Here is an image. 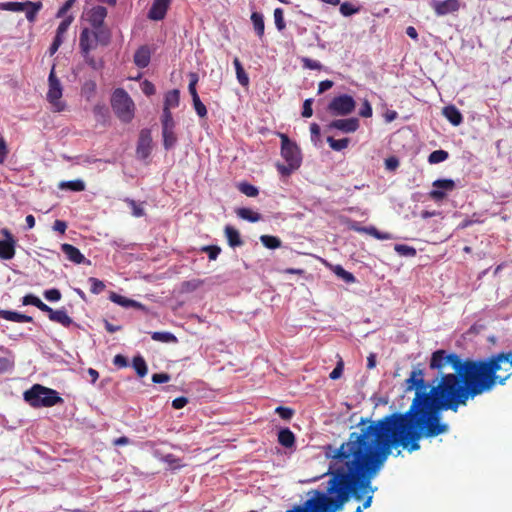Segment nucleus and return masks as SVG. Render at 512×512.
Segmentation results:
<instances>
[{"instance_id":"obj_55","label":"nucleus","mask_w":512,"mask_h":512,"mask_svg":"<svg viewBox=\"0 0 512 512\" xmlns=\"http://www.w3.org/2000/svg\"><path fill=\"white\" fill-rule=\"evenodd\" d=\"M14 365L12 359L8 357H0V374L10 370Z\"/></svg>"},{"instance_id":"obj_39","label":"nucleus","mask_w":512,"mask_h":512,"mask_svg":"<svg viewBox=\"0 0 512 512\" xmlns=\"http://www.w3.org/2000/svg\"><path fill=\"white\" fill-rule=\"evenodd\" d=\"M448 157H449V154L447 151L439 149V150H435L430 153V155L428 157V162L430 164H438V163H441V162L447 160Z\"/></svg>"},{"instance_id":"obj_30","label":"nucleus","mask_w":512,"mask_h":512,"mask_svg":"<svg viewBox=\"0 0 512 512\" xmlns=\"http://www.w3.org/2000/svg\"><path fill=\"white\" fill-rule=\"evenodd\" d=\"M251 21L256 34L261 38L264 35V16L259 12H253L251 14Z\"/></svg>"},{"instance_id":"obj_49","label":"nucleus","mask_w":512,"mask_h":512,"mask_svg":"<svg viewBox=\"0 0 512 512\" xmlns=\"http://www.w3.org/2000/svg\"><path fill=\"white\" fill-rule=\"evenodd\" d=\"M201 251L206 252L210 260H216L221 252V248L216 245L204 246Z\"/></svg>"},{"instance_id":"obj_46","label":"nucleus","mask_w":512,"mask_h":512,"mask_svg":"<svg viewBox=\"0 0 512 512\" xmlns=\"http://www.w3.org/2000/svg\"><path fill=\"white\" fill-rule=\"evenodd\" d=\"M171 109H167V107H163V113L161 117V125L163 127H175V121L173 119Z\"/></svg>"},{"instance_id":"obj_29","label":"nucleus","mask_w":512,"mask_h":512,"mask_svg":"<svg viewBox=\"0 0 512 512\" xmlns=\"http://www.w3.org/2000/svg\"><path fill=\"white\" fill-rule=\"evenodd\" d=\"M58 187L62 190L68 189L74 192H81L85 190V183L81 179L62 181Z\"/></svg>"},{"instance_id":"obj_19","label":"nucleus","mask_w":512,"mask_h":512,"mask_svg":"<svg viewBox=\"0 0 512 512\" xmlns=\"http://www.w3.org/2000/svg\"><path fill=\"white\" fill-rule=\"evenodd\" d=\"M109 299L110 301H112L113 303L115 304H118L124 308H135V309H138V310H143L145 311L146 310V307L138 302V301H135L133 299H129L127 297H124L122 295H119L115 292H111L110 295H109Z\"/></svg>"},{"instance_id":"obj_41","label":"nucleus","mask_w":512,"mask_h":512,"mask_svg":"<svg viewBox=\"0 0 512 512\" xmlns=\"http://www.w3.org/2000/svg\"><path fill=\"white\" fill-rule=\"evenodd\" d=\"M394 250L400 255L404 257H414L417 254V251L414 247L408 246L405 244H396L394 246Z\"/></svg>"},{"instance_id":"obj_24","label":"nucleus","mask_w":512,"mask_h":512,"mask_svg":"<svg viewBox=\"0 0 512 512\" xmlns=\"http://www.w3.org/2000/svg\"><path fill=\"white\" fill-rule=\"evenodd\" d=\"M0 318L5 319L7 321L18 322V323H23V322L30 323L33 321V318L31 316L21 314L16 311L3 310V309H0Z\"/></svg>"},{"instance_id":"obj_31","label":"nucleus","mask_w":512,"mask_h":512,"mask_svg":"<svg viewBox=\"0 0 512 512\" xmlns=\"http://www.w3.org/2000/svg\"><path fill=\"white\" fill-rule=\"evenodd\" d=\"M180 92L177 89L171 90L166 93L164 99V107L167 109L176 108L179 105Z\"/></svg>"},{"instance_id":"obj_28","label":"nucleus","mask_w":512,"mask_h":512,"mask_svg":"<svg viewBox=\"0 0 512 512\" xmlns=\"http://www.w3.org/2000/svg\"><path fill=\"white\" fill-rule=\"evenodd\" d=\"M225 236L227 238L229 246L233 248L241 246L243 244L239 231L230 225H227L225 227Z\"/></svg>"},{"instance_id":"obj_61","label":"nucleus","mask_w":512,"mask_h":512,"mask_svg":"<svg viewBox=\"0 0 512 512\" xmlns=\"http://www.w3.org/2000/svg\"><path fill=\"white\" fill-rule=\"evenodd\" d=\"M342 373H343V362L339 361L336 364L335 368L331 371L329 377L332 380H336L341 377Z\"/></svg>"},{"instance_id":"obj_59","label":"nucleus","mask_w":512,"mask_h":512,"mask_svg":"<svg viewBox=\"0 0 512 512\" xmlns=\"http://www.w3.org/2000/svg\"><path fill=\"white\" fill-rule=\"evenodd\" d=\"M8 148L6 141L3 137H0V164H3L8 156Z\"/></svg>"},{"instance_id":"obj_40","label":"nucleus","mask_w":512,"mask_h":512,"mask_svg":"<svg viewBox=\"0 0 512 512\" xmlns=\"http://www.w3.org/2000/svg\"><path fill=\"white\" fill-rule=\"evenodd\" d=\"M0 9L12 12H20L26 9V2H3L0 3Z\"/></svg>"},{"instance_id":"obj_50","label":"nucleus","mask_w":512,"mask_h":512,"mask_svg":"<svg viewBox=\"0 0 512 512\" xmlns=\"http://www.w3.org/2000/svg\"><path fill=\"white\" fill-rule=\"evenodd\" d=\"M275 412L280 416L281 419L289 421L294 415V410L288 407L278 406Z\"/></svg>"},{"instance_id":"obj_12","label":"nucleus","mask_w":512,"mask_h":512,"mask_svg":"<svg viewBox=\"0 0 512 512\" xmlns=\"http://www.w3.org/2000/svg\"><path fill=\"white\" fill-rule=\"evenodd\" d=\"M430 6L439 17L445 16L460 9L459 0H430Z\"/></svg>"},{"instance_id":"obj_45","label":"nucleus","mask_w":512,"mask_h":512,"mask_svg":"<svg viewBox=\"0 0 512 512\" xmlns=\"http://www.w3.org/2000/svg\"><path fill=\"white\" fill-rule=\"evenodd\" d=\"M91 287H90V291L91 293L95 294V295H98L100 293H102L105 289V284L103 281L97 279V278H94V277H90L88 279Z\"/></svg>"},{"instance_id":"obj_7","label":"nucleus","mask_w":512,"mask_h":512,"mask_svg":"<svg viewBox=\"0 0 512 512\" xmlns=\"http://www.w3.org/2000/svg\"><path fill=\"white\" fill-rule=\"evenodd\" d=\"M308 498L301 505H294L286 512H336L337 507H332L324 490L312 489L308 492Z\"/></svg>"},{"instance_id":"obj_51","label":"nucleus","mask_w":512,"mask_h":512,"mask_svg":"<svg viewBox=\"0 0 512 512\" xmlns=\"http://www.w3.org/2000/svg\"><path fill=\"white\" fill-rule=\"evenodd\" d=\"M44 297L50 302H57L61 299V292L56 288L48 289L44 291Z\"/></svg>"},{"instance_id":"obj_3","label":"nucleus","mask_w":512,"mask_h":512,"mask_svg":"<svg viewBox=\"0 0 512 512\" xmlns=\"http://www.w3.org/2000/svg\"><path fill=\"white\" fill-rule=\"evenodd\" d=\"M431 369L438 370L442 375V371L448 366H451L455 373H460L462 370L469 367H482L481 359H462L460 355L456 353H448L446 350L440 349L432 353L430 364Z\"/></svg>"},{"instance_id":"obj_53","label":"nucleus","mask_w":512,"mask_h":512,"mask_svg":"<svg viewBox=\"0 0 512 512\" xmlns=\"http://www.w3.org/2000/svg\"><path fill=\"white\" fill-rule=\"evenodd\" d=\"M372 114L373 111L370 102L367 99H364V101L362 102V106L359 109V115L364 118H369L372 116Z\"/></svg>"},{"instance_id":"obj_10","label":"nucleus","mask_w":512,"mask_h":512,"mask_svg":"<svg viewBox=\"0 0 512 512\" xmlns=\"http://www.w3.org/2000/svg\"><path fill=\"white\" fill-rule=\"evenodd\" d=\"M355 107L354 98L348 94H342L330 101L328 111L334 116H347L355 110Z\"/></svg>"},{"instance_id":"obj_17","label":"nucleus","mask_w":512,"mask_h":512,"mask_svg":"<svg viewBox=\"0 0 512 512\" xmlns=\"http://www.w3.org/2000/svg\"><path fill=\"white\" fill-rule=\"evenodd\" d=\"M6 239L0 240V258L10 260L15 255V240L7 229L2 231Z\"/></svg>"},{"instance_id":"obj_36","label":"nucleus","mask_w":512,"mask_h":512,"mask_svg":"<svg viewBox=\"0 0 512 512\" xmlns=\"http://www.w3.org/2000/svg\"><path fill=\"white\" fill-rule=\"evenodd\" d=\"M151 338L154 341L162 342V343H175L177 342V338L174 334L170 332H152Z\"/></svg>"},{"instance_id":"obj_57","label":"nucleus","mask_w":512,"mask_h":512,"mask_svg":"<svg viewBox=\"0 0 512 512\" xmlns=\"http://www.w3.org/2000/svg\"><path fill=\"white\" fill-rule=\"evenodd\" d=\"M303 66L305 68L311 69V70H319L322 67V64L317 61L310 58H304L303 59Z\"/></svg>"},{"instance_id":"obj_62","label":"nucleus","mask_w":512,"mask_h":512,"mask_svg":"<svg viewBox=\"0 0 512 512\" xmlns=\"http://www.w3.org/2000/svg\"><path fill=\"white\" fill-rule=\"evenodd\" d=\"M387 170L393 171L399 166V160L396 157H389L385 160Z\"/></svg>"},{"instance_id":"obj_6","label":"nucleus","mask_w":512,"mask_h":512,"mask_svg":"<svg viewBox=\"0 0 512 512\" xmlns=\"http://www.w3.org/2000/svg\"><path fill=\"white\" fill-rule=\"evenodd\" d=\"M23 396L24 400L35 408L52 407L63 401L57 391L40 384L33 385L29 390L24 392Z\"/></svg>"},{"instance_id":"obj_54","label":"nucleus","mask_w":512,"mask_h":512,"mask_svg":"<svg viewBox=\"0 0 512 512\" xmlns=\"http://www.w3.org/2000/svg\"><path fill=\"white\" fill-rule=\"evenodd\" d=\"M236 77L241 86L246 87L249 85V77L243 67L236 71Z\"/></svg>"},{"instance_id":"obj_15","label":"nucleus","mask_w":512,"mask_h":512,"mask_svg":"<svg viewBox=\"0 0 512 512\" xmlns=\"http://www.w3.org/2000/svg\"><path fill=\"white\" fill-rule=\"evenodd\" d=\"M329 129H337L343 133H353L359 128V120L355 117L336 119L330 122Z\"/></svg>"},{"instance_id":"obj_47","label":"nucleus","mask_w":512,"mask_h":512,"mask_svg":"<svg viewBox=\"0 0 512 512\" xmlns=\"http://www.w3.org/2000/svg\"><path fill=\"white\" fill-rule=\"evenodd\" d=\"M274 21L278 31H283L285 29L286 24L283 17V10L281 8H276L274 10Z\"/></svg>"},{"instance_id":"obj_63","label":"nucleus","mask_w":512,"mask_h":512,"mask_svg":"<svg viewBox=\"0 0 512 512\" xmlns=\"http://www.w3.org/2000/svg\"><path fill=\"white\" fill-rule=\"evenodd\" d=\"M142 91L147 96L153 95L155 93V86L151 82L145 80L142 84Z\"/></svg>"},{"instance_id":"obj_4","label":"nucleus","mask_w":512,"mask_h":512,"mask_svg":"<svg viewBox=\"0 0 512 512\" xmlns=\"http://www.w3.org/2000/svg\"><path fill=\"white\" fill-rule=\"evenodd\" d=\"M481 360L483 371L492 390L497 384L504 385L511 376V374L498 375L497 372L502 370V364H509L512 367V350L494 353Z\"/></svg>"},{"instance_id":"obj_20","label":"nucleus","mask_w":512,"mask_h":512,"mask_svg":"<svg viewBox=\"0 0 512 512\" xmlns=\"http://www.w3.org/2000/svg\"><path fill=\"white\" fill-rule=\"evenodd\" d=\"M107 16V9L104 6L93 7L90 12V24L95 30L103 27L104 20Z\"/></svg>"},{"instance_id":"obj_27","label":"nucleus","mask_w":512,"mask_h":512,"mask_svg":"<svg viewBox=\"0 0 512 512\" xmlns=\"http://www.w3.org/2000/svg\"><path fill=\"white\" fill-rule=\"evenodd\" d=\"M278 442L285 448H291L295 444V435L289 428H282L278 432Z\"/></svg>"},{"instance_id":"obj_21","label":"nucleus","mask_w":512,"mask_h":512,"mask_svg":"<svg viewBox=\"0 0 512 512\" xmlns=\"http://www.w3.org/2000/svg\"><path fill=\"white\" fill-rule=\"evenodd\" d=\"M95 38L93 32L85 28L80 33L79 46L84 57H86L93 48Z\"/></svg>"},{"instance_id":"obj_58","label":"nucleus","mask_w":512,"mask_h":512,"mask_svg":"<svg viewBox=\"0 0 512 512\" xmlns=\"http://www.w3.org/2000/svg\"><path fill=\"white\" fill-rule=\"evenodd\" d=\"M170 378V375L167 373H154L152 375V382L156 384H162L168 382Z\"/></svg>"},{"instance_id":"obj_33","label":"nucleus","mask_w":512,"mask_h":512,"mask_svg":"<svg viewBox=\"0 0 512 512\" xmlns=\"http://www.w3.org/2000/svg\"><path fill=\"white\" fill-rule=\"evenodd\" d=\"M26 19L33 23L36 20L37 13L42 8V3L40 1L38 2H31L26 1Z\"/></svg>"},{"instance_id":"obj_52","label":"nucleus","mask_w":512,"mask_h":512,"mask_svg":"<svg viewBox=\"0 0 512 512\" xmlns=\"http://www.w3.org/2000/svg\"><path fill=\"white\" fill-rule=\"evenodd\" d=\"M190 82L188 85V90L192 98L199 96L196 90V85L198 83V75L196 73H190Z\"/></svg>"},{"instance_id":"obj_38","label":"nucleus","mask_w":512,"mask_h":512,"mask_svg":"<svg viewBox=\"0 0 512 512\" xmlns=\"http://www.w3.org/2000/svg\"><path fill=\"white\" fill-rule=\"evenodd\" d=\"M260 241L268 249H276L281 246V240L276 236L262 235Z\"/></svg>"},{"instance_id":"obj_14","label":"nucleus","mask_w":512,"mask_h":512,"mask_svg":"<svg viewBox=\"0 0 512 512\" xmlns=\"http://www.w3.org/2000/svg\"><path fill=\"white\" fill-rule=\"evenodd\" d=\"M72 22V17H68L64 19L57 27L56 35L53 39L51 46L49 47V54L54 55L59 47L62 45L64 41V35L67 32L70 24Z\"/></svg>"},{"instance_id":"obj_5","label":"nucleus","mask_w":512,"mask_h":512,"mask_svg":"<svg viewBox=\"0 0 512 512\" xmlns=\"http://www.w3.org/2000/svg\"><path fill=\"white\" fill-rule=\"evenodd\" d=\"M281 156L286 163L276 165L277 171L282 176H290L302 163V155L298 145L291 141L286 134L280 133Z\"/></svg>"},{"instance_id":"obj_60","label":"nucleus","mask_w":512,"mask_h":512,"mask_svg":"<svg viewBox=\"0 0 512 512\" xmlns=\"http://www.w3.org/2000/svg\"><path fill=\"white\" fill-rule=\"evenodd\" d=\"M40 300L41 299L39 297H37L33 294H27L23 297L22 303H23V305H33V306L37 307Z\"/></svg>"},{"instance_id":"obj_18","label":"nucleus","mask_w":512,"mask_h":512,"mask_svg":"<svg viewBox=\"0 0 512 512\" xmlns=\"http://www.w3.org/2000/svg\"><path fill=\"white\" fill-rule=\"evenodd\" d=\"M61 251L65 254L67 259L75 264H90V261L85 258V256L80 252V250L68 243H64L61 245Z\"/></svg>"},{"instance_id":"obj_16","label":"nucleus","mask_w":512,"mask_h":512,"mask_svg":"<svg viewBox=\"0 0 512 512\" xmlns=\"http://www.w3.org/2000/svg\"><path fill=\"white\" fill-rule=\"evenodd\" d=\"M171 0H154L148 12V18L160 21L166 16Z\"/></svg>"},{"instance_id":"obj_25","label":"nucleus","mask_w":512,"mask_h":512,"mask_svg":"<svg viewBox=\"0 0 512 512\" xmlns=\"http://www.w3.org/2000/svg\"><path fill=\"white\" fill-rule=\"evenodd\" d=\"M174 129L175 127L162 128L163 146L167 151L173 149L177 143V136Z\"/></svg>"},{"instance_id":"obj_64","label":"nucleus","mask_w":512,"mask_h":512,"mask_svg":"<svg viewBox=\"0 0 512 512\" xmlns=\"http://www.w3.org/2000/svg\"><path fill=\"white\" fill-rule=\"evenodd\" d=\"M188 403V399L186 397H178L172 401V407L174 409H182Z\"/></svg>"},{"instance_id":"obj_43","label":"nucleus","mask_w":512,"mask_h":512,"mask_svg":"<svg viewBox=\"0 0 512 512\" xmlns=\"http://www.w3.org/2000/svg\"><path fill=\"white\" fill-rule=\"evenodd\" d=\"M238 188L240 192H242L248 197H256L259 194L258 188L247 182L240 183Z\"/></svg>"},{"instance_id":"obj_22","label":"nucleus","mask_w":512,"mask_h":512,"mask_svg":"<svg viewBox=\"0 0 512 512\" xmlns=\"http://www.w3.org/2000/svg\"><path fill=\"white\" fill-rule=\"evenodd\" d=\"M151 59V51L148 46L139 47L134 54V63L138 68H145L149 65Z\"/></svg>"},{"instance_id":"obj_26","label":"nucleus","mask_w":512,"mask_h":512,"mask_svg":"<svg viewBox=\"0 0 512 512\" xmlns=\"http://www.w3.org/2000/svg\"><path fill=\"white\" fill-rule=\"evenodd\" d=\"M49 320L61 324L64 327H69L73 324L72 318L67 314L65 309L53 310L49 315Z\"/></svg>"},{"instance_id":"obj_56","label":"nucleus","mask_w":512,"mask_h":512,"mask_svg":"<svg viewBox=\"0 0 512 512\" xmlns=\"http://www.w3.org/2000/svg\"><path fill=\"white\" fill-rule=\"evenodd\" d=\"M312 103H313V99L309 98V99H306L303 103V110H302V116L305 117V118H309L313 115V110H312Z\"/></svg>"},{"instance_id":"obj_1","label":"nucleus","mask_w":512,"mask_h":512,"mask_svg":"<svg viewBox=\"0 0 512 512\" xmlns=\"http://www.w3.org/2000/svg\"><path fill=\"white\" fill-rule=\"evenodd\" d=\"M406 391L416 390L408 411L394 412L374 420L409 446V452L420 449L421 438H433L449 432L442 412H456L469 399L492 391L482 367H467L460 373L442 374L437 386L427 391L422 369H413L406 380Z\"/></svg>"},{"instance_id":"obj_2","label":"nucleus","mask_w":512,"mask_h":512,"mask_svg":"<svg viewBox=\"0 0 512 512\" xmlns=\"http://www.w3.org/2000/svg\"><path fill=\"white\" fill-rule=\"evenodd\" d=\"M359 432H352L340 447L328 445L325 456L330 460L325 476H329L324 490L336 512L354 498L363 500V508L371 506L377 488L371 484L374 476L387 461L393 448L409 446L384 429L374 420L362 418Z\"/></svg>"},{"instance_id":"obj_48","label":"nucleus","mask_w":512,"mask_h":512,"mask_svg":"<svg viewBox=\"0 0 512 512\" xmlns=\"http://www.w3.org/2000/svg\"><path fill=\"white\" fill-rule=\"evenodd\" d=\"M194 109L197 113V115L201 118L206 117L207 115V108L206 106L201 102L199 96H196L192 98Z\"/></svg>"},{"instance_id":"obj_23","label":"nucleus","mask_w":512,"mask_h":512,"mask_svg":"<svg viewBox=\"0 0 512 512\" xmlns=\"http://www.w3.org/2000/svg\"><path fill=\"white\" fill-rule=\"evenodd\" d=\"M442 114L453 126H459L463 122L461 112L454 105L445 106L442 110Z\"/></svg>"},{"instance_id":"obj_32","label":"nucleus","mask_w":512,"mask_h":512,"mask_svg":"<svg viewBox=\"0 0 512 512\" xmlns=\"http://www.w3.org/2000/svg\"><path fill=\"white\" fill-rule=\"evenodd\" d=\"M236 214L239 218L252 223L258 222L261 219V215L258 212H254L249 208H239Z\"/></svg>"},{"instance_id":"obj_9","label":"nucleus","mask_w":512,"mask_h":512,"mask_svg":"<svg viewBox=\"0 0 512 512\" xmlns=\"http://www.w3.org/2000/svg\"><path fill=\"white\" fill-rule=\"evenodd\" d=\"M48 92H47V100L52 105L53 110L56 112L64 111L66 105L63 101H61V97L63 94V88L59 81V79L55 75L54 68L50 71L48 77Z\"/></svg>"},{"instance_id":"obj_8","label":"nucleus","mask_w":512,"mask_h":512,"mask_svg":"<svg viewBox=\"0 0 512 512\" xmlns=\"http://www.w3.org/2000/svg\"><path fill=\"white\" fill-rule=\"evenodd\" d=\"M111 106L116 116L124 123H129L134 117L135 104L123 88L114 90Z\"/></svg>"},{"instance_id":"obj_13","label":"nucleus","mask_w":512,"mask_h":512,"mask_svg":"<svg viewBox=\"0 0 512 512\" xmlns=\"http://www.w3.org/2000/svg\"><path fill=\"white\" fill-rule=\"evenodd\" d=\"M152 150V137L148 129H143L140 132L136 153L141 159H146L150 156Z\"/></svg>"},{"instance_id":"obj_34","label":"nucleus","mask_w":512,"mask_h":512,"mask_svg":"<svg viewBox=\"0 0 512 512\" xmlns=\"http://www.w3.org/2000/svg\"><path fill=\"white\" fill-rule=\"evenodd\" d=\"M132 366L135 369L138 376L141 378L144 377L148 372L147 364L141 355L135 356L133 358Z\"/></svg>"},{"instance_id":"obj_11","label":"nucleus","mask_w":512,"mask_h":512,"mask_svg":"<svg viewBox=\"0 0 512 512\" xmlns=\"http://www.w3.org/2000/svg\"><path fill=\"white\" fill-rule=\"evenodd\" d=\"M433 189L430 191L429 196L435 201L442 200L447 192L455 188V182L452 179H437L432 183Z\"/></svg>"},{"instance_id":"obj_37","label":"nucleus","mask_w":512,"mask_h":512,"mask_svg":"<svg viewBox=\"0 0 512 512\" xmlns=\"http://www.w3.org/2000/svg\"><path fill=\"white\" fill-rule=\"evenodd\" d=\"M333 272L336 276L341 278L345 283H354L356 281L355 276L350 273L349 271H346L341 265H336L333 267Z\"/></svg>"},{"instance_id":"obj_42","label":"nucleus","mask_w":512,"mask_h":512,"mask_svg":"<svg viewBox=\"0 0 512 512\" xmlns=\"http://www.w3.org/2000/svg\"><path fill=\"white\" fill-rule=\"evenodd\" d=\"M327 142H328L330 148L333 149L334 151H341V150L347 148V146L349 144V139L343 138V139L336 140L333 137H328Z\"/></svg>"},{"instance_id":"obj_35","label":"nucleus","mask_w":512,"mask_h":512,"mask_svg":"<svg viewBox=\"0 0 512 512\" xmlns=\"http://www.w3.org/2000/svg\"><path fill=\"white\" fill-rule=\"evenodd\" d=\"M124 202L131 208V213L134 217L139 218L145 215L143 203H137L134 199L125 198Z\"/></svg>"},{"instance_id":"obj_44","label":"nucleus","mask_w":512,"mask_h":512,"mask_svg":"<svg viewBox=\"0 0 512 512\" xmlns=\"http://www.w3.org/2000/svg\"><path fill=\"white\" fill-rule=\"evenodd\" d=\"M359 11H360V8L354 6L350 2H343L340 4V13L344 17H349L351 15L357 14Z\"/></svg>"}]
</instances>
